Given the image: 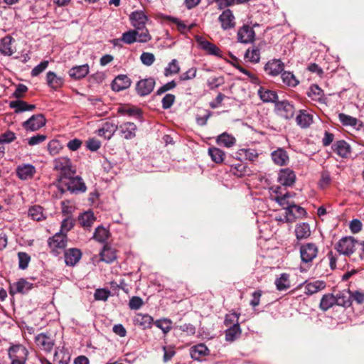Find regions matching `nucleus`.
Returning a JSON list of instances; mask_svg holds the SVG:
<instances>
[{
	"label": "nucleus",
	"instance_id": "nucleus-1",
	"mask_svg": "<svg viewBox=\"0 0 364 364\" xmlns=\"http://www.w3.org/2000/svg\"><path fill=\"white\" fill-rule=\"evenodd\" d=\"M58 188L61 193H64L66 191L73 192H85L87 189L85 183L82 178L79 176H72L70 177L58 179Z\"/></svg>",
	"mask_w": 364,
	"mask_h": 364
},
{
	"label": "nucleus",
	"instance_id": "nucleus-2",
	"mask_svg": "<svg viewBox=\"0 0 364 364\" xmlns=\"http://www.w3.org/2000/svg\"><path fill=\"white\" fill-rule=\"evenodd\" d=\"M53 168L60 174L59 178L74 176L75 168L68 157H58L53 160Z\"/></svg>",
	"mask_w": 364,
	"mask_h": 364
},
{
	"label": "nucleus",
	"instance_id": "nucleus-3",
	"mask_svg": "<svg viewBox=\"0 0 364 364\" xmlns=\"http://www.w3.org/2000/svg\"><path fill=\"white\" fill-rule=\"evenodd\" d=\"M151 39V36L148 30L139 31L136 29L124 32L121 38V41L128 45L132 44L134 42L146 43Z\"/></svg>",
	"mask_w": 364,
	"mask_h": 364
},
{
	"label": "nucleus",
	"instance_id": "nucleus-4",
	"mask_svg": "<svg viewBox=\"0 0 364 364\" xmlns=\"http://www.w3.org/2000/svg\"><path fill=\"white\" fill-rule=\"evenodd\" d=\"M299 253L301 262L306 264H311L318 255V247L314 242H306L300 246Z\"/></svg>",
	"mask_w": 364,
	"mask_h": 364
},
{
	"label": "nucleus",
	"instance_id": "nucleus-5",
	"mask_svg": "<svg viewBox=\"0 0 364 364\" xmlns=\"http://www.w3.org/2000/svg\"><path fill=\"white\" fill-rule=\"evenodd\" d=\"M9 358L11 363H25L28 359V351L23 345H14L9 348Z\"/></svg>",
	"mask_w": 364,
	"mask_h": 364
},
{
	"label": "nucleus",
	"instance_id": "nucleus-6",
	"mask_svg": "<svg viewBox=\"0 0 364 364\" xmlns=\"http://www.w3.org/2000/svg\"><path fill=\"white\" fill-rule=\"evenodd\" d=\"M357 241L353 237H343L336 244V250L341 255L349 256L355 250Z\"/></svg>",
	"mask_w": 364,
	"mask_h": 364
},
{
	"label": "nucleus",
	"instance_id": "nucleus-7",
	"mask_svg": "<svg viewBox=\"0 0 364 364\" xmlns=\"http://www.w3.org/2000/svg\"><path fill=\"white\" fill-rule=\"evenodd\" d=\"M46 119L43 114H33L28 119L22 123V127L26 131L35 132L45 126Z\"/></svg>",
	"mask_w": 364,
	"mask_h": 364
},
{
	"label": "nucleus",
	"instance_id": "nucleus-8",
	"mask_svg": "<svg viewBox=\"0 0 364 364\" xmlns=\"http://www.w3.org/2000/svg\"><path fill=\"white\" fill-rule=\"evenodd\" d=\"M277 114L286 119H291L294 116L295 108L294 105L287 100L279 101L275 104Z\"/></svg>",
	"mask_w": 364,
	"mask_h": 364
},
{
	"label": "nucleus",
	"instance_id": "nucleus-9",
	"mask_svg": "<svg viewBox=\"0 0 364 364\" xmlns=\"http://www.w3.org/2000/svg\"><path fill=\"white\" fill-rule=\"evenodd\" d=\"M129 20L134 29L139 31L148 30L145 28L146 23L148 21V17L143 11L132 12L129 15Z\"/></svg>",
	"mask_w": 364,
	"mask_h": 364
},
{
	"label": "nucleus",
	"instance_id": "nucleus-10",
	"mask_svg": "<svg viewBox=\"0 0 364 364\" xmlns=\"http://www.w3.org/2000/svg\"><path fill=\"white\" fill-rule=\"evenodd\" d=\"M155 83L153 77L141 80L136 83V91L139 96H146L153 91Z\"/></svg>",
	"mask_w": 364,
	"mask_h": 364
},
{
	"label": "nucleus",
	"instance_id": "nucleus-11",
	"mask_svg": "<svg viewBox=\"0 0 364 364\" xmlns=\"http://www.w3.org/2000/svg\"><path fill=\"white\" fill-rule=\"evenodd\" d=\"M237 41L242 43H250L255 41V32L249 25H243L237 31Z\"/></svg>",
	"mask_w": 364,
	"mask_h": 364
},
{
	"label": "nucleus",
	"instance_id": "nucleus-12",
	"mask_svg": "<svg viewBox=\"0 0 364 364\" xmlns=\"http://www.w3.org/2000/svg\"><path fill=\"white\" fill-rule=\"evenodd\" d=\"M48 245L53 252L58 253V249H64L67 245V236L65 233L57 232L48 240Z\"/></svg>",
	"mask_w": 364,
	"mask_h": 364
},
{
	"label": "nucleus",
	"instance_id": "nucleus-13",
	"mask_svg": "<svg viewBox=\"0 0 364 364\" xmlns=\"http://www.w3.org/2000/svg\"><path fill=\"white\" fill-rule=\"evenodd\" d=\"M278 182L284 186H291L296 181L294 171L289 168H282L278 173Z\"/></svg>",
	"mask_w": 364,
	"mask_h": 364
},
{
	"label": "nucleus",
	"instance_id": "nucleus-14",
	"mask_svg": "<svg viewBox=\"0 0 364 364\" xmlns=\"http://www.w3.org/2000/svg\"><path fill=\"white\" fill-rule=\"evenodd\" d=\"M314 122V114L311 111L300 109L296 117V124L302 129L308 128Z\"/></svg>",
	"mask_w": 364,
	"mask_h": 364
},
{
	"label": "nucleus",
	"instance_id": "nucleus-15",
	"mask_svg": "<svg viewBox=\"0 0 364 364\" xmlns=\"http://www.w3.org/2000/svg\"><path fill=\"white\" fill-rule=\"evenodd\" d=\"M285 213L286 221L291 223L296 218L305 216L306 212L304 208L296 205L295 203L293 201L292 204H291L290 206L288 208H287Z\"/></svg>",
	"mask_w": 364,
	"mask_h": 364
},
{
	"label": "nucleus",
	"instance_id": "nucleus-16",
	"mask_svg": "<svg viewBox=\"0 0 364 364\" xmlns=\"http://www.w3.org/2000/svg\"><path fill=\"white\" fill-rule=\"evenodd\" d=\"M219 21L221 23V28L223 30H229L235 28V18L233 15L232 11L230 9H226L223 11L218 18Z\"/></svg>",
	"mask_w": 364,
	"mask_h": 364
},
{
	"label": "nucleus",
	"instance_id": "nucleus-17",
	"mask_svg": "<svg viewBox=\"0 0 364 364\" xmlns=\"http://www.w3.org/2000/svg\"><path fill=\"white\" fill-rule=\"evenodd\" d=\"M284 64L278 59H273L268 61L264 65V71L266 73L271 76H277L282 73L284 70Z\"/></svg>",
	"mask_w": 364,
	"mask_h": 364
},
{
	"label": "nucleus",
	"instance_id": "nucleus-18",
	"mask_svg": "<svg viewBox=\"0 0 364 364\" xmlns=\"http://www.w3.org/2000/svg\"><path fill=\"white\" fill-rule=\"evenodd\" d=\"M37 346L42 350L50 352L54 346L53 340L47 334L41 333L35 338Z\"/></svg>",
	"mask_w": 364,
	"mask_h": 364
},
{
	"label": "nucleus",
	"instance_id": "nucleus-19",
	"mask_svg": "<svg viewBox=\"0 0 364 364\" xmlns=\"http://www.w3.org/2000/svg\"><path fill=\"white\" fill-rule=\"evenodd\" d=\"M36 167L30 164H25L18 166L16 174L21 180H28L33 177L36 173Z\"/></svg>",
	"mask_w": 364,
	"mask_h": 364
},
{
	"label": "nucleus",
	"instance_id": "nucleus-20",
	"mask_svg": "<svg viewBox=\"0 0 364 364\" xmlns=\"http://www.w3.org/2000/svg\"><path fill=\"white\" fill-rule=\"evenodd\" d=\"M200 48L204 50L208 54L215 55L217 57H222V51L215 44L210 41L200 38L197 40Z\"/></svg>",
	"mask_w": 364,
	"mask_h": 364
},
{
	"label": "nucleus",
	"instance_id": "nucleus-21",
	"mask_svg": "<svg viewBox=\"0 0 364 364\" xmlns=\"http://www.w3.org/2000/svg\"><path fill=\"white\" fill-rule=\"evenodd\" d=\"M303 285L304 287V293L309 296L324 289L326 286L325 282L321 280H316L311 282L306 281Z\"/></svg>",
	"mask_w": 364,
	"mask_h": 364
},
{
	"label": "nucleus",
	"instance_id": "nucleus-22",
	"mask_svg": "<svg viewBox=\"0 0 364 364\" xmlns=\"http://www.w3.org/2000/svg\"><path fill=\"white\" fill-rule=\"evenodd\" d=\"M90 72V66L87 63L74 66L69 70V76L75 80H80L85 77Z\"/></svg>",
	"mask_w": 364,
	"mask_h": 364
},
{
	"label": "nucleus",
	"instance_id": "nucleus-23",
	"mask_svg": "<svg viewBox=\"0 0 364 364\" xmlns=\"http://www.w3.org/2000/svg\"><path fill=\"white\" fill-rule=\"evenodd\" d=\"M46 82L48 86L54 90L62 87L64 85L63 77L53 71H48L46 73Z\"/></svg>",
	"mask_w": 364,
	"mask_h": 364
},
{
	"label": "nucleus",
	"instance_id": "nucleus-24",
	"mask_svg": "<svg viewBox=\"0 0 364 364\" xmlns=\"http://www.w3.org/2000/svg\"><path fill=\"white\" fill-rule=\"evenodd\" d=\"M131 85V80L125 75H119L112 82V88L114 91L119 92L127 89Z\"/></svg>",
	"mask_w": 364,
	"mask_h": 364
},
{
	"label": "nucleus",
	"instance_id": "nucleus-25",
	"mask_svg": "<svg viewBox=\"0 0 364 364\" xmlns=\"http://www.w3.org/2000/svg\"><path fill=\"white\" fill-rule=\"evenodd\" d=\"M295 193L293 192L286 191L284 195L279 196H272V200L276 201L281 207L285 210L288 208L291 204H292V199L294 197Z\"/></svg>",
	"mask_w": 364,
	"mask_h": 364
},
{
	"label": "nucleus",
	"instance_id": "nucleus-26",
	"mask_svg": "<svg viewBox=\"0 0 364 364\" xmlns=\"http://www.w3.org/2000/svg\"><path fill=\"white\" fill-rule=\"evenodd\" d=\"M272 159L278 166H285L289 163V158L287 152L282 148H278L271 154Z\"/></svg>",
	"mask_w": 364,
	"mask_h": 364
},
{
	"label": "nucleus",
	"instance_id": "nucleus-27",
	"mask_svg": "<svg viewBox=\"0 0 364 364\" xmlns=\"http://www.w3.org/2000/svg\"><path fill=\"white\" fill-rule=\"evenodd\" d=\"M82 252L77 248H70L65 252V262L68 266H75L80 259Z\"/></svg>",
	"mask_w": 364,
	"mask_h": 364
},
{
	"label": "nucleus",
	"instance_id": "nucleus-28",
	"mask_svg": "<svg viewBox=\"0 0 364 364\" xmlns=\"http://www.w3.org/2000/svg\"><path fill=\"white\" fill-rule=\"evenodd\" d=\"M332 149L341 158H348L350 154V146L343 140L336 141L333 145Z\"/></svg>",
	"mask_w": 364,
	"mask_h": 364
},
{
	"label": "nucleus",
	"instance_id": "nucleus-29",
	"mask_svg": "<svg viewBox=\"0 0 364 364\" xmlns=\"http://www.w3.org/2000/svg\"><path fill=\"white\" fill-rule=\"evenodd\" d=\"M121 135L126 139H131L136 136V126L133 122H124L119 125Z\"/></svg>",
	"mask_w": 364,
	"mask_h": 364
},
{
	"label": "nucleus",
	"instance_id": "nucleus-30",
	"mask_svg": "<svg viewBox=\"0 0 364 364\" xmlns=\"http://www.w3.org/2000/svg\"><path fill=\"white\" fill-rule=\"evenodd\" d=\"M335 296L336 305L343 307L350 306L351 304V291L344 289L338 292Z\"/></svg>",
	"mask_w": 364,
	"mask_h": 364
},
{
	"label": "nucleus",
	"instance_id": "nucleus-31",
	"mask_svg": "<svg viewBox=\"0 0 364 364\" xmlns=\"http://www.w3.org/2000/svg\"><path fill=\"white\" fill-rule=\"evenodd\" d=\"M117 129V126L114 124L107 122L98 129L97 134L100 136H102L105 139H110Z\"/></svg>",
	"mask_w": 364,
	"mask_h": 364
},
{
	"label": "nucleus",
	"instance_id": "nucleus-32",
	"mask_svg": "<svg viewBox=\"0 0 364 364\" xmlns=\"http://www.w3.org/2000/svg\"><path fill=\"white\" fill-rule=\"evenodd\" d=\"M33 284L29 283L24 279H19L16 282L10 290L11 294L21 293L26 294L33 288Z\"/></svg>",
	"mask_w": 364,
	"mask_h": 364
},
{
	"label": "nucleus",
	"instance_id": "nucleus-33",
	"mask_svg": "<svg viewBox=\"0 0 364 364\" xmlns=\"http://www.w3.org/2000/svg\"><path fill=\"white\" fill-rule=\"evenodd\" d=\"M134 322L143 329H146L151 327L153 318L148 314H138L134 317Z\"/></svg>",
	"mask_w": 364,
	"mask_h": 364
},
{
	"label": "nucleus",
	"instance_id": "nucleus-34",
	"mask_svg": "<svg viewBox=\"0 0 364 364\" xmlns=\"http://www.w3.org/2000/svg\"><path fill=\"white\" fill-rule=\"evenodd\" d=\"M216 143L218 145L223 146L227 148H230L235 144L236 139L234 136L227 132H224L217 137Z\"/></svg>",
	"mask_w": 364,
	"mask_h": 364
},
{
	"label": "nucleus",
	"instance_id": "nucleus-35",
	"mask_svg": "<svg viewBox=\"0 0 364 364\" xmlns=\"http://www.w3.org/2000/svg\"><path fill=\"white\" fill-rule=\"evenodd\" d=\"M295 235L297 240H304L311 235L310 226L306 223L297 224L295 228Z\"/></svg>",
	"mask_w": 364,
	"mask_h": 364
},
{
	"label": "nucleus",
	"instance_id": "nucleus-36",
	"mask_svg": "<svg viewBox=\"0 0 364 364\" xmlns=\"http://www.w3.org/2000/svg\"><path fill=\"white\" fill-rule=\"evenodd\" d=\"M9 107L14 109L15 112L16 113L25 111H32L36 107L34 105H28L27 102L22 100L11 101Z\"/></svg>",
	"mask_w": 364,
	"mask_h": 364
},
{
	"label": "nucleus",
	"instance_id": "nucleus-37",
	"mask_svg": "<svg viewBox=\"0 0 364 364\" xmlns=\"http://www.w3.org/2000/svg\"><path fill=\"white\" fill-rule=\"evenodd\" d=\"M209 353V349L203 344L200 343L191 347V355L194 360H200L201 357L205 356Z\"/></svg>",
	"mask_w": 364,
	"mask_h": 364
},
{
	"label": "nucleus",
	"instance_id": "nucleus-38",
	"mask_svg": "<svg viewBox=\"0 0 364 364\" xmlns=\"http://www.w3.org/2000/svg\"><path fill=\"white\" fill-rule=\"evenodd\" d=\"M12 38L5 36L0 42V53L4 55H11L14 51L11 46Z\"/></svg>",
	"mask_w": 364,
	"mask_h": 364
},
{
	"label": "nucleus",
	"instance_id": "nucleus-39",
	"mask_svg": "<svg viewBox=\"0 0 364 364\" xmlns=\"http://www.w3.org/2000/svg\"><path fill=\"white\" fill-rule=\"evenodd\" d=\"M338 119L343 126H349L355 128L358 126L362 125V124L357 118L346 114L344 113H340L338 114Z\"/></svg>",
	"mask_w": 364,
	"mask_h": 364
},
{
	"label": "nucleus",
	"instance_id": "nucleus-40",
	"mask_svg": "<svg viewBox=\"0 0 364 364\" xmlns=\"http://www.w3.org/2000/svg\"><path fill=\"white\" fill-rule=\"evenodd\" d=\"M277 289L279 291H284L290 288L289 274L282 273L280 277L275 280Z\"/></svg>",
	"mask_w": 364,
	"mask_h": 364
},
{
	"label": "nucleus",
	"instance_id": "nucleus-41",
	"mask_svg": "<svg viewBox=\"0 0 364 364\" xmlns=\"http://www.w3.org/2000/svg\"><path fill=\"white\" fill-rule=\"evenodd\" d=\"M335 296L333 294H324L320 301L319 307L323 311H326L329 309L336 305Z\"/></svg>",
	"mask_w": 364,
	"mask_h": 364
},
{
	"label": "nucleus",
	"instance_id": "nucleus-42",
	"mask_svg": "<svg viewBox=\"0 0 364 364\" xmlns=\"http://www.w3.org/2000/svg\"><path fill=\"white\" fill-rule=\"evenodd\" d=\"M95 220L92 211H87L79 216V223L85 228H90Z\"/></svg>",
	"mask_w": 364,
	"mask_h": 364
},
{
	"label": "nucleus",
	"instance_id": "nucleus-43",
	"mask_svg": "<svg viewBox=\"0 0 364 364\" xmlns=\"http://www.w3.org/2000/svg\"><path fill=\"white\" fill-rule=\"evenodd\" d=\"M237 154L240 159H244L252 161L258 157V153L254 149H241L237 151Z\"/></svg>",
	"mask_w": 364,
	"mask_h": 364
},
{
	"label": "nucleus",
	"instance_id": "nucleus-44",
	"mask_svg": "<svg viewBox=\"0 0 364 364\" xmlns=\"http://www.w3.org/2000/svg\"><path fill=\"white\" fill-rule=\"evenodd\" d=\"M258 95L260 99L265 102H273L277 99V95L275 92L260 87L258 90Z\"/></svg>",
	"mask_w": 364,
	"mask_h": 364
},
{
	"label": "nucleus",
	"instance_id": "nucleus-45",
	"mask_svg": "<svg viewBox=\"0 0 364 364\" xmlns=\"http://www.w3.org/2000/svg\"><path fill=\"white\" fill-rule=\"evenodd\" d=\"M208 155L211 160L216 164H220L225 159V154L223 151L217 147H210L208 149Z\"/></svg>",
	"mask_w": 364,
	"mask_h": 364
},
{
	"label": "nucleus",
	"instance_id": "nucleus-46",
	"mask_svg": "<svg viewBox=\"0 0 364 364\" xmlns=\"http://www.w3.org/2000/svg\"><path fill=\"white\" fill-rule=\"evenodd\" d=\"M109 237V231L103 226H98L94 232L93 238L99 242L104 243Z\"/></svg>",
	"mask_w": 364,
	"mask_h": 364
},
{
	"label": "nucleus",
	"instance_id": "nucleus-47",
	"mask_svg": "<svg viewBox=\"0 0 364 364\" xmlns=\"http://www.w3.org/2000/svg\"><path fill=\"white\" fill-rule=\"evenodd\" d=\"M101 260L106 263L112 262L117 257L114 250L105 245L103 250L100 252Z\"/></svg>",
	"mask_w": 364,
	"mask_h": 364
},
{
	"label": "nucleus",
	"instance_id": "nucleus-48",
	"mask_svg": "<svg viewBox=\"0 0 364 364\" xmlns=\"http://www.w3.org/2000/svg\"><path fill=\"white\" fill-rule=\"evenodd\" d=\"M245 59L252 63H257L260 59L259 50L256 47L248 48L245 53Z\"/></svg>",
	"mask_w": 364,
	"mask_h": 364
},
{
	"label": "nucleus",
	"instance_id": "nucleus-49",
	"mask_svg": "<svg viewBox=\"0 0 364 364\" xmlns=\"http://www.w3.org/2000/svg\"><path fill=\"white\" fill-rule=\"evenodd\" d=\"M28 215L36 221H41L46 218V215L43 212V208L39 205L31 206L28 209Z\"/></svg>",
	"mask_w": 364,
	"mask_h": 364
},
{
	"label": "nucleus",
	"instance_id": "nucleus-50",
	"mask_svg": "<svg viewBox=\"0 0 364 364\" xmlns=\"http://www.w3.org/2000/svg\"><path fill=\"white\" fill-rule=\"evenodd\" d=\"M241 333L239 323H235L225 331V338L228 341H233Z\"/></svg>",
	"mask_w": 364,
	"mask_h": 364
},
{
	"label": "nucleus",
	"instance_id": "nucleus-51",
	"mask_svg": "<svg viewBox=\"0 0 364 364\" xmlns=\"http://www.w3.org/2000/svg\"><path fill=\"white\" fill-rule=\"evenodd\" d=\"M282 82L289 87H296L299 84V80L294 75L289 71H284L282 73Z\"/></svg>",
	"mask_w": 364,
	"mask_h": 364
},
{
	"label": "nucleus",
	"instance_id": "nucleus-52",
	"mask_svg": "<svg viewBox=\"0 0 364 364\" xmlns=\"http://www.w3.org/2000/svg\"><path fill=\"white\" fill-rule=\"evenodd\" d=\"M180 66L178 62L176 59H173L164 69V75L168 77L178 73Z\"/></svg>",
	"mask_w": 364,
	"mask_h": 364
},
{
	"label": "nucleus",
	"instance_id": "nucleus-53",
	"mask_svg": "<svg viewBox=\"0 0 364 364\" xmlns=\"http://www.w3.org/2000/svg\"><path fill=\"white\" fill-rule=\"evenodd\" d=\"M323 95V90L316 85H312L308 92V96L313 100L320 101Z\"/></svg>",
	"mask_w": 364,
	"mask_h": 364
},
{
	"label": "nucleus",
	"instance_id": "nucleus-54",
	"mask_svg": "<svg viewBox=\"0 0 364 364\" xmlns=\"http://www.w3.org/2000/svg\"><path fill=\"white\" fill-rule=\"evenodd\" d=\"M171 323V321L168 318L159 319L154 322L155 326L160 328L164 334H166L171 331L172 328Z\"/></svg>",
	"mask_w": 364,
	"mask_h": 364
},
{
	"label": "nucleus",
	"instance_id": "nucleus-55",
	"mask_svg": "<svg viewBox=\"0 0 364 364\" xmlns=\"http://www.w3.org/2000/svg\"><path fill=\"white\" fill-rule=\"evenodd\" d=\"M62 148L60 142L57 139H53L48 144V150L53 156L59 154Z\"/></svg>",
	"mask_w": 364,
	"mask_h": 364
},
{
	"label": "nucleus",
	"instance_id": "nucleus-56",
	"mask_svg": "<svg viewBox=\"0 0 364 364\" xmlns=\"http://www.w3.org/2000/svg\"><path fill=\"white\" fill-rule=\"evenodd\" d=\"M331 182V177L328 171H323L321 173V178L318 181V186L324 189L328 187Z\"/></svg>",
	"mask_w": 364,
	"mask_h": 364
},
{
	"label": "nucleus",
	"instance_id": "nucleus-57",
	"mask_svg": "<svg viewBox=\"0 0 364 364\" xmlns=\"http://www.w3.org/2000/svg\"><path fill=\"white\" fill-rule=\"evenodd\" d=\"M170 20L177 26L178 30L182 33L190 31L191 29L193 27V24L188 26L182 21L177 18H171Z\"/></svg>",
	"mask_w": 364,
	"mask_h": 364
},
{
	"label": "nucleus",
	"instance_id": "nucleus-58",
	"mask_svg": "<svg viewBox=\"0 0 364 364\" xmlns=\"http://www.w3.org/2000/svg\"><path fill=\"white\" fill-rule=\"evenodd\" d=\"M141 63L146 66H151L155 61V56L149 52H143L140 56Z\"/></svg>",
	"mask_w": 364,
	"mask_h": 364
},
{
	"label": "nucleus",
	"instance_id": "nucleus-59",
	"mask_svg": "<svg viewBox=\"0 0 364 364\" xmlns=\"http://www.w3.org/2000/svg\"><path fill=\"white\" fill-rule=\"evenodd\" d=\"M110 296V291L106 289H97L95 291L94 297L97 301H107Z\"/></svg>",
	"mask_w": 364,
	"mask_h": 364
},
{
	"label": "nucleus",
	"instance_id": "nucleus-60",
	"mask_svg": "<svg viewBox=\"0 0 364 364\" xmlns=\"http://www.w3.org/2000/svg\"><path fill=\"white\" fill-rule=\"evenodd\" d=\"M16 136L14 132L7 130L0 136L1 144H9L16 139Z\"/></svg>",
	"mask_w": 364,
	"mask_h": 364
},
{
	"label": "nucleus",
	"instance_id": "nucleus-61",
	"mask_svg": "<svg viewBox=\"0 0 364 364\" xmlns=\"http://www.w3.org/2000/svg\"><path fill=\"white\" fill-rule=\"evenodd\" d=\"M18 257L19 261V268L25 269L28 267V263L31 260L30 256L26 252H18Z\"/></svg>",
	"mask_w": 364,
	"mask_h": 364
},
{
	"label": "nucleus",
	"instance_id": "nucleus-62",
	"mask_svg": "<svg viewBox=\"0 0 364 364\" xmlns=\"http://www.w3.org/2000/svg\"><path fill=\"white\" fill-rule=\"evenodd\" d=\"M230 171L238 177L242 176L246 172V167L242 163L232 165L230 167Z\"/></svg>",
	"mask_w": 364,
	"mask_h": 364
},
{
	"label": "nucleus",
	"instance_id": "nucleus-63",
	"mask_svg": "<svg viewBox=\"0 0 364 364\" xmlns=\"http://www.w3.org/2000/svg\"><path fill=\"white\" fill-rule=\"evenodd\" d=\"M48 60H43L38 65L34 67L31 70V75L33 77H36L41 73H43L48 66Z\"/></svg>",
	"mask_w": 364,
	"mask_h": 364
},
{
	"label": "nucleus",
	"instance_id": "nucleus-64",
	"mask_svg": "<svg viewBox=\"0 0 364 364\" xmlns=\"http://www.w3.org/2000/svg\"><path fill=\"white\" fill-rule=\"evenodd\" d=\"M175 95L172 94H166L162 99V107L164 109H169L175 102Z\"/></svg>",
	"mask_w": 364,
	"mask_h": 364
}]
</instances>
